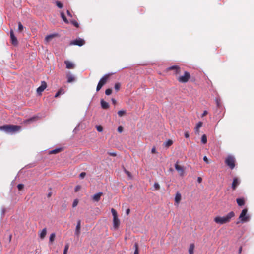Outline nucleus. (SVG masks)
<instances>
[{
  "mask_svg": "<svg viewBox=\"0 0 254 254\" xmlns=\"http://www.w3.org/2000/svg\"><path fill=\"white\" fill-rule=\"evenodd\" d=\"M236 202L238 205L240 206H242L245 204L244 200L243 198H237L236 199Z\"/></svg>",
  "mask_w": 254,
  "mask_h": 254,
  "instance_id": "21",
  "label": "nucleus"
},
{
  "mask_svg": "<svg viewBox=\"0 0 254 254\" xmlns=\"http://www.w3.org/2000/svg\"><path fill=\"white\" fill-rule=\"evenodd\" d=\"M225 162L231 169H234L235 167V159L233 156L229 155L225 159Z\"/></svg>",
  "mask_w": 254,
  "mask_h": 254,
  "instance_id": "4",
  "label": "nucleus"
},
{
  "mask_svg": "<svg viewBox=\"0 0 254 254\" xmlns=\"http://www.w3.org/2000/svg\"><path fill=\"white\" fill-rule=\"evenodd\" d=\"M71 23L76 27L78 28L79 27V24L76 20H72L71 21Z\"/></svg>",
  "mask_w": 254,
  "mask_h": 254,
  "instance_id": "34",
  "label": "nucleus"
},
{
  "mask_svg": "<svg viewBox=\"0 0 254 254\" xmlns=\"http://www.w3.org/2000/svg\"><path fill=\"white\" fill-rule=\"evenodd\" d=\"M61 16L64 21L65 23L67 24L69 23L68 20H67V19L66 18V17H65V16L64 15V13L63 12H61Z\"/></svg>",
  "mask_w": 254,
  "mask_h": 254,
  "instance_id": "25",
  "label": "nucleus"
},
{
  "mask_svg": "<svg viewBox=\"0 0 254 254\" xmlns=\"http://www.w3.org/2000/svg\"><path fill=\"white\" fill-rule=\"evenodd\" d=\"M151 152L152 153H155L156 152V149L155 147H153L151 149Z\"/></svg>",
  "mask_w": 254,
  "mask_h": 254,
  "instance_id": "55",
  "label": "nucleus"
},
{
  "mask_svg": "<svg viewBox=\"0 0 254 254\" xmlns=\"http://www.w3.org/2000/svg\"><path fill=\"white\" fill-rule=\"evenodd\" d=\"M203 160H204V161H205L207 164H208V163H209V161H208V160L207 157L206 156H204V157H203Z\"/></svg>",
  "mask_w": 254,
  "mask_h": 254,
  "instance_id": "48",
  "label": "nucleus"
},
{
  "mask_svg": "<svg viewBox=\"0 0 254 254\" xmlns=\"http://www.w3.org/2000/svg\"><path fill=\"white\" fill-rule=\"evenodd\" d=\"M110 154L113 156H115L116 155V154L115 153H112Z\"/></svg>",
  "mask_w": 254,
  "mask_h": 254,
  "instance_id": "61",
  "label": "nucleus"
},
{
  "mask_svg": "<svg viewBox=\"0 0 254 254\" xmlns=\"http://www.w3.org/2000/svg\"><path fill=\"white\" fill-rule=\"evenodd\" d=\"M10 41L11 43L14 46H16L18 44V41L17 38L14 34L13 30L10 31Z\"/></svg>",
  "mask_w": 254,
  "mask_h": 254,
  "instance_id": "8",
  "label": "nucleus"
},
{
  "mask_svg": "<svg viewBox=\"0 0 254 254\" xmlns=\"http://www.w3.org/2000/svg\"><path fill=\"white\" fill-rule=\"evenodd\" d=\"M37 118H38L37 117L34 116V117H31V118L28 119V120H27L26 122H28V123L32 122L33 121H36L37 119Z\"/></svg>",
  "mask_w": 254,
  "mask_h": 254,
  "instance_id": "30",
  "label": "nucleus"
},
{
  "mask_svg": "<svg viewBox=\"0 0 254 254\" xmlns=\"http://www.w3.org/2000/svg\"><path fill=\"white\" fill-rule=\"evenodd\" d=\"M173 144L172 140L168 139L167 141L164 143L163 145L166 147L168 148Z\"/></svg>",
  "mask_w": 254,
  "mask_h": 254,
  "instance_id": "22",
  "label": "nucleus"
},
{
  "mask_svg": "<svg viewBox=\"0 0 254 254\" xmlns=\"http://www.w3.org/2000/svg\"><path fill=\"white\" fill-rule=\"evenodd\" d=\"M85 175H86V173L82 172L80 174L79 177L80 178L82 179L85 176Z\"/></svg>",
  "mask_w": 254,
  "mask_h": 254,
  "instance_id": "43",
  "label": "nucleus"
},
{
  "mask_svg": "<svg viewBox=\"0 0 254 254\" xmlns=\"http://www.w3.org/2000/svg\"><path fill=\"white\" fill-rule=\"evenodd\" d=\"M101 106L103 109H106L109 107L108 103L105 101L103 99L101 100Z\"/></svg>",
  "mask_w": 254,
  "mask_h": 254,
  "instance_id": "16",
  "label": "nucleus"
},
{
  "mask_svg": "<svg viewBox=\"0 0 254 254\" xmlns=\"http://www.w3.org/2000/svg\"><path fill=\"white\" fill-rule=\"evenodd\" d=\"M23 29V26L21 22L18 23V30L19 31H22Z\"/></svg>",
  "mask_w": 254,
  "mask_h": 254,
  "instance_id": "40",
  "label": "nucleus"
},
{
  "mask_svg": "<svg viewBox=\"0 0 254 254\" xmlns=\"http://www.w3.org/2000/svg\"><path fill=\"white\" fill-rule=\"evenodd\" d=\"M112 92V90L111 89H107L105 91V94L107 96H109L110 94H111Z\"/></svg>",
  "mask_w": 254,
  "mask_h": 254,
  "instance_id": "35",
  "label": "nucleus"
},
{
  "mask_svg": "<svg viewBox=\"0 0 254 254\" xmlns=\"http://www.w3.org/2000/svg\"><path fill=\"white\" fill-rule=\"evenodd\" d=\"M201 141L203 144H206L207 143V137L205 134H203L202 136Z\"/></svg>",
  "mask_w": 254,
  "mask_h": 254,
  "instance_id": "26",
  "label": "nucleus"
},
{
  "mask_svg": "<svg viewBox=\"0 0 254 254\" xmlns=\"http://www.w3.org/2000/svg\"><path fill=\"white\" fill-rule=\"evenodd\" d=\"M112 103H113V104H114V105H115V104H116V100L115 99L112 98Z\"/></svg>",
  "mask_w": 254,
  "mask_h": 254,
  "instance_id": "56",
  "label": "nucleus"
},
{
  "mask_svg": "<svg viewBox=\"0 0 254 254\" xmlns=\"http://www.w3.org/2000/svg\"><path fill=\"white\" fill-rule=\"evenodd\" d=\"M126 113V111L125 110H120L118 112V114L120 117L123 116Z\"/></svg>",
  "mask_w": 254,
  "mask_h": 254,
  "instance_id": "32",
  "label": "nucleus"
},
{
  "mask_svg": "<svg viewBox=\"0 0 254 254\" xmlns=\"http://www.w3.org/2000/svg\"><path fill=\"white\" fill-rule=\"evenodd\" d=\"M175 168L176 170L179 173V174L181 176L183 175V173H184L183 168L182 166L179 165L178 164L177 162L175 164Z\"/></svg>",
  "mask_w": 254,
  "mask_h": 254,
  "instance_id": "15",
  "label": "nucleus"
},
{
  "mask_svg": "<svg viewBox=\"0 0 254 254\" xmlns=\"http://www.w3.org/2000/svg\"><path fill=\"white\" fill-rule=\"evenodd\" d=\"M194 249V245L193 244H190L189 249V254H193Z\"/></svg>",
  "mask_w": 254,
  "mask_h": 254,
  "instance_id": "23",
  "label": "nucleus"
},
{
  "mask_svg": "<svg viewBox=\"0 0 254 254\" xmlns=\"http://www.w3.org/2000/svg\"><path fill=\"white\" fill-rule=\"evenodd\" d=\"M58 36L57 33H53L50 35H48L45 38V41L46 43H48L51 41V40L54 37Z\"/></svg>",
  "mask_w": 254,
  "mask_h": 254,
  "instance_id": "14",
  "label": "nucleus"
},
{
  "mask_svg": "<svg viewBox=\"0 0 254 254\" xmlns=\"http://www.w3.org/2000/svg\"><path fill=\"white\" fill-rule=\"evenodd\" d=\"M47 87V83L45 81H42L41 85L37 89V93L38 94H41V93Z\"/></svg>",
  "mask_w": 254,
  "mask_h": 254,
  "instance_id": "9",
  "label": "nucleus"
},
{
  "mask_svg": "<svg viewBox=\"0 0 254 254\" xmlns=\"http://www.w3.org/2000/svg\"><path fill=\"white\" fill-rule=\"evenodd\" d=\"M68 248H69V246H68V244H67V245H66L65 246L63 254H67V251L68 250Z\"/></svg>",
  "mask_w": 254,
  "mask_h": 254,
  "instance_id": "38",
  "label": "nucleus"
},
{
  "mask_svg": "<svg viewBox=\"0 0 254 254\" xmlns=\"http://www.w3.org/2000/svg\"><path fill=\"white\" fill-rule=\"evenodd\" d=\"M181 199V195L180 193L177 192L175 197V202L179 203Z\"/></svg>",
  "mask_w": 254,
  "mask_h": 254,
  "instance_id": "20",
  "label": "nucleus"
},
{
  "mask_svg": "<svg viewBox=\"0 0 254 254\" xmlns=\"http://www.w3.org/2000/svg\"><path fill=\"white\" fill-rule=\"evenodd\" d=\"M62 149L60 148H56L50 151V154H56L61 151Z\"/></svg>",
  "mask_w": 254,
  "mask_h": 254,
  "instance_id": "27",
  "label": "nucleus"
},
{
  "mask_svg": "<svg viewBox=\"0 0 254 254\" xmlns=\"http://www.w3.org/2000/svg\"><path fill=\"white\" fill-rule=\"evenodd\" d=\"M216 104H217V107H220V103L219 99L218 98L216 99Z\"/></svg>",
  "mask_w": 254,
  "mask_h": 254,
  "instance_id": "47",
  "label": "nucleus"
},
{
  "mask_svg": "<svg viewBox=\"0 0 254 254\" xmlns=\"http://www.w3.org/2000/svg\"><path fill=\"white\" fill-rule=\"evenodd\" d=\"M247 211L248 210L246 208L244 209L239 216V218L243 223L250 221V216L247 214Z\"/></svg>",
  "mask_w": 254,
  "mask_h": 254,
  "instance_id": "3",
  "label": "nucleus"
},
{
  "mask_svg": "<svg viewBox=\"0 0 254 254\" xmlns=\"http://www.w3.org/2000/svg\"><path fill=\"white\" fill-rule=\"evenodd\" d=\"M134 247L135 248V251L134 252V254H139V251H138V244L136 243H135Z\"/></svg>",
  "mask_w": 254,
  "mask_h": 254,
  "instance_id": "31",
  "label": "nucleus"
},
{
  "mask_svg": "<svg viewBox=\"0 0 254 254\" xmlns=\"http://www.w3.org/2000/svg\"><path fill=\"white\" fill-rule=\"evenodd\" d=\"M96 129L99 132H102L103 131V127L101 126H97Z\"/></svg>",
  "mask_w": 254,
  "mask_h": 254,
  "instance_id": "39",
  "label": "nucleus"
},
{
  "mask_svg": "<svg viewBox=\"0 0 254 254\" xmlns=\"http://www.w3.org/2000/svg\"><path fill=\"white\" fill-rule=\"evenodd\" d=\"M123 130V128L122 126H119L118 127V131L120 133H121Z\"/></svg>",
  "mask_w": 254,
  "mask_h": 254,
  "instance_id": "45",
  "label": "nucleus"
},
{
  "mask_svg": "<svg viewBox=\"0 0 254 254\" xmlns=\"http://www.w3.org/2000/svg\"><path fill=\"white\" fill-rule=\"evenodd\" d=\"M64 63L66 65V67L68 69H72L74 67L73 64L69 61H65Z\"/></svg>",
  "mask_w": 254,
  "mask_h": 254,
  "instance_id": "17",
  "label": "nucleus"
},
{
  "mask_svg": "<svg viewBox=\"0 0 254 254\" xmlns=\"http://www.w3.org/2000/svg\"><path fill=\"white\" fill-rule=\"evenodd\" d=\"M85 44V41L81 38L76 39L70 42V45H77L79 46H83Z\"/></svg>",
  "mask_w": 254,
  "mask_h": 254,
  "instance_id": "7",
  "label": "nucleus"
},
{
  "mask_svg": "<svg viewBox=\"0 0 254 254\" xmlns=\"http://www.w3.org/2000/svg\"><path fill=\"white\" fill-rule=\"evenodd\" d=\"M67 77V82L69 83L72 82L75 80L74 77L72 75H68Z\"/></svg>",
  "mask_w": 254,
  "mask_h": 254,
  "instance_id": "24",
  "label": "nucleus"
},
{
  "mask_svg": "<svg viewBox=\"0 0 254 254\" xmlns=\"http://www.w3.org/2000/svg\"><path fill=\"white\" fill-rule=\"evenodd\" d=\"M190 77V74L188 72L185 71L184 75L179 77L178 81L181 83H186L188 81Z\"/></svg>",
  "mask_w": 254,
  "mask_h": 254,
  "instance_id": "6",
  "label": "nucleus"
},
{
  "mask_svg": "<svg viewBox=\"0 0 254 254\" xmlns=\"http://www.w3.org/2000/svg\"><path fill=\"white\" fill-rule=\"evenodd\" d=\"M63 93H64V92H63V90L60 89L56 93V94L55 95V97L57 98V97H59L61 94H62Z\"/></svg>",
  "mask_w": 254,
  "mask_h": 254,
  "instance_id": "33",
  "label": "nucleus"
},
{
  "mask_svg": "<svg viewBox=\"0 0 254 254\" xmlns=\"http://www.w3.org/2000/svg\"><path fill=\"white\" fill-rule=\"evenodd\" d=\"M111 212L113 216V227L115 229H117L120 225V220L118 218L117 213L113 208H112Z\"/></svg>",
  "mask_w": 254,
  "mask_h": 254,
  "instance_id": "5",
  "label": "nucleus"
},
{
  "mask_svg": "<svg viewBox=\"0 0 254 254\" xmlns=\"http://www.w3.org/2000/svg\"><path fill=\"white\" fill-rule=\"evenodd\" d=\"M129 212H130V209H127L126 210V212L127 215H128L129 214Z\"/></svg>",
  "mask_w": 254,
  "mask_h": 254,
  "instance_id": "58",
  "label": "nucleus"
},
{
  "mask_svg": "<svg viewBox=\"0 0 254 254\" xmlns=\"http://www.w3.org/2000/svg\"><path fill=\"white\" fill-rule=\"evenodd\" d=\"M207 114V112L206 111H204L202 115V116L203 117L204 116H206Z\"/></svg>",
  "mask_w": 254,
  "mask_h": 254,
  "instance_id": "57",
  "label": "nucleus"
},
{
  "mask_svg": "<svg viewBox=\"0 0 254 254\" xmlns=\"http://www.w3.org/2000/svg\"><path fill=\"white\" fill-rule=\"evenodd\" d=\"M78 203V199H75L73 202V204H72V207H75L76 206H77V204Z\"/></svg>",
  "mask_w": 254,
  "mask_h": 254,
  "instance_id": "36",
  "label": "nucleus"
},
{
  "mask_svg": "<svg viewBox=\"0 0 254 254\" xmlns=\"http://www.w3.org/2000/svg\"><path fill=\"white\" fill-rule=\"evenodd\" d=\"M190 136L189 132L188 131H186L185 132V137L187 138H189Z\"/></svg>",
  "mask_w": 254,
  "mask_h": 254,
  "instance_id": "49",
  "label": "nucleus"
},
{
  "mask_svg": "<svg viewBox=\"0 0 254 254\" xmlns=\"http://www.w3.org/2000/svg\"><path fill=\"white\" fill-rule=\"evenodd\" d=\"M242 247H240V248H239V251H238L239 254H241V252H242Z\"/></svg>",
  "mask_w": 254,
  "mask_h": 254,
  "instance_id": "60",
  "label": "nucleus"
},
{
  "mask_svg": "<svg viewBox=\"0 0 254 254\" xmlns=\"http://www.w3.org/2000/svg\"><path fill=\"white\" fill-rule=\"evenodd\" d=\"M240 180L238 178H234L232 184V188L233 190H235L237 187L240 184Z\"/></svg>",
  "mask_w": 254,
  "mask_h": 254,
  "instance_id": "11",
  "label": "nucleus"
},
{
  "mask_svg": "<svg viewBox=\"0 0 254 254\" xmlns=\"http://www.w3.org/2000/svg\"><path fill=\"white\" fill-rule=\"evenodd\" d=\"M125 172L129 177L130 176V173L129 171L125 169Z\"/></svg>",
  "mask_w": 254,
  "mask_h": 254,
  "instance_id": "54",
  "label": "nucleus"
},
{
  "mask_svg": "<svg viewBox=\"0 0 254 254\" xmlns=\"http://www.w3.org/2000/svg\"><path fill=\"white\" fill-rule=\"evenodd\" d=\"M154 187H155V188L156 189H159V188H160V186H159V184H158V183H155L154 184Z\"/></svg>",
  "mask_w": 254,
  "mask_h": 254,
  "instance_id": "46",
  "label": "nucleus"
},
{
  "mask_svg": "<svg viewBox=\"0 0 254 254\" xmlns=\"http://www.w3.org/2000/svg\"><path fill=\"white\" fill-rule=\"evenodd\" d=\"M202 126V123L201 122H199L195 128H194V131L196 133H199V128Z\"/></svg>",
  "mask_w": 254,
  "mask_h": 254,
  "instance_id": "18",
  "label": "nucleus"
},
{
  "mask_svg": "<svg viewBox=\"0 0 254 254\" xmlns=\"http://www.w3.org/2000/svg\"><path fill=\"white\" fill-rule=\"evenodd\" d=\"M80 227H81V221L79 220L77 222L76 229H75V235L77 237H79L80 233Z\"/></svg>",
  "mask_w": 254,
  "mask_h": 254,
  "instance_id": "12",
  "label": "nucleus"
},
{
  "mask_svg": "<svg viewBox=\"0 0 254 254\" xmlns=\"http://www.w3.org/2000/svg\"><path fill=\"white\" fill-rule=\"evenodd\" d=\"M47 233V229L46 228H44L39 234L41 239H43L45 237Z\"/></svg>",
  "mask_w": 254,
  "mask_h": 254,
  "instance_id": "19",
  "label": "nucleus"
},
{
  "mask_svg": "<svg viewBox=\"0 0 254 254\" xmlns=\"http://www.w3.org/2000/svg\"><path fill=\"white\" fill-rule=\"evenodd\" d=\"M5 212V209L4 208H3L1 210V215L3 216Z\"/></svg>",
  "mask_w": 254,
  "mask_h": 254,
  "instance_id": "53",
  "label": "nucleus"
},
{
  "mask_svg": "<svg viewBox=\"0 0 254 254\" xmlns=\"http://www.w3.org/2000/svg\"><path fill=\"white\" fill-rule=\"evenodd\" d=\"M51 195H52V192H50L48 193V194L47 195V197H51Z\"/></svg>",
  "mask_w": 254,
  "mask_h": 254,
  "instance_id": "59",
  "label": "nucleus"
},
{
  "mask_svg": "<svg viewBox=\"0 0 254 254\" xmlns=\"http://www.w3.org/2000/svg\"><path fill=\"white\" fill-rule=\"evenodd\" d=\"M66 13H67V15L69 17H72L71 13H70V12L69 10H67Z\"/></svg>",
  "mask_w": 254,
  "mask_h": 254,
  "instance_id": "52",
  "label": "nucleus"
},
{
  "mask_svg": "<svg viewBox=\"0 0 254 254\" xmlns=\"http://www.w3.org/2000/svg\"><path fill=\"white\" fill-rule=\"evenodd\" d=\"M17 188L19 190H21L24 188V185L22 184H19L17 185Z\"/></svg>",
  "mask_w": 254,
  "mask_h": 254,
  "instance_id": "41",
  "label": "nucleus"
},
{
  "mask_svg": "<svg viewBox=\"0 0 254 254\" xmlns=\"http://www.w3.org/2000/svg\"><path fill=\"white\" fill-rule=\"evenodd\" d=\"M109 77V74H106L103 76L99 81L98 83L103 86L107 82Z\"/></svg>",
  "mask_w": 254,
  "mask_h": 254,
  "instance_id": "10",
  "label": "nucleus"
},
{
  "mask_svg": "<svg viewBox=\"0 0 254 254\" xmlns=\"http://www.w3.org/2000/svg\"><path fill=\"white\" fill-rule=\"evenodd\" d=\"M103 86L102 85H101L100 84L98 83V85H97V88H96V91H99L101 89V88Z\"/></svg>",
  "mask_w": 254,
  "mask_h": 254,
  "instance_id": "44",
  "label": "nucleus"
},
{
  "mask_svg": "<svg viewBox=\"0 0 254 254\" xmlns=\"http://www.w3.org/2000/svg\"><path fill=\"white\" fill-rule=\"evenodd\" d=\"M80 188H81L80 186H79V185H77V186H76L75 187V189H74V191H75V192H77V191H78L80 190Z\"/></svg>",
  "mask_w": 254,
  "mask_h": 254,
  "instance_id": "42",
  "label": "nucleus"
},
{
  "mask_svg": "<svg viewBox=\"0 0 254 254\" xmlns=\"http://www.w3.org/2000/svg\"><path fill=\"white\" fill-rule=\"evenodd\" d=\"M55 238V234L54 233H52L50 236L49 242L52 243L54 241Z\"/></svg>",
  "mask_w": 254,
  "mask_h": 254,
  "instance_id": "28",
  "label": "nucleus"
},
{
  "mask_svg": "<svg viewBox=\"0 0 254 254\" xmlns=\"http://www.w3.org/2000/svg\"><path fill=\"white\" fill-rule=\"evenodd\" d=\"M20 126L13 125H6L0 126V130L3 131L6 133H14L20 129Z\"/></svg>",
  "mask_w": 254,
  "mask_h": 254,
  "instance_id": "2",
  "label": "nucleus"
},
{
  "mask_svg": "<svg viewBox=\"0 0 254 254\" xmlns=\"http://www.w3.org/2000/svg\"><path fill=\"white\" fill-rule=\"evenodd\" d=\"M56 5H57V6L59 8H62L63 7V4H62L61 2H60V1H57L56 2Z\"/></svg>",
  "mask_w": 254,
  "mask_h": 254,
  "instance_id": "37",
  "label": "nucleus"
},
{
  "mask_svg": "<svg viewBox=\"0 0 254 254\" xmlns=\"http://www.w3.org/2000/svg\"><path fill=\"white\" fill-rule=\"evenodd\" d=\"M202 178H201L200 177H198L197 178V182L198 183H201L202 182Z\"/></svg>",
  "mask_w": 254,
  "mask_h": 254,
  "instance_id": "51",
  "label": "nucleus"
},
{
  "mask_svg": "<svg viewBox=\"0 0 254 254\" xmlns=\"http://www.w3.org/2000/svg\"><path fill=\"white\" fill-rule=\"evenodd\" d=\"M103 192H98V193L94 194L92 196V200L95 202H98L101 198V196L102 195H103Z\"/></svg>",
  "mask_w": 254,
  "mask_h": 254,
  "instance_id": "13",
  "label": "nucleus"
},
{
  "mask_svg": "<svg viewBox=\"0 0 254 254\" xmlns=\"http://www.w3.org/2000/svg\"><path fill=\"white\" fill-rule=\"evenodd\" d=\"M170 69H179V67L177 66H172L169 68Z\"/></svg>",
  "mask_w": 254,
  "mask_h": 254,
  "instance_id": "50",
  "label": "nucleus"
},
{
  "mask_svg": "<svg viewBox=\"0 0 254 254\" xmlns=\"http://www.w3.org/2000/svg\"><path fill=\"white\" fill-rule=\"evenodd\" d=\"M235 216V213L231 211L227 214L225 216L220 217L217 216L214 219V222L220 225L228 223L230 221L231 219Z\"/></svg>",
  "mask_w": 254,
  "mask_h": 254,
  "instance_id": "1",
  "label": "nucleus"
},
{
  "mask_svg": "<svg viewBox=\"0 0 254 254\" xmlns=\"http://www.w3.org/2000/svg\"><path fill=\"white\" fill-rule=\"evenodd\" d=\"M121 87V84L120 83H116L115 84L114 88L116 91H118Z\"/></svg>",
  "mask_w": 254,
  "mask_h": 254,
  "instance_id": "29",
  "label": "nucleus"
}]
</instances>
